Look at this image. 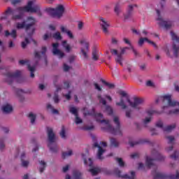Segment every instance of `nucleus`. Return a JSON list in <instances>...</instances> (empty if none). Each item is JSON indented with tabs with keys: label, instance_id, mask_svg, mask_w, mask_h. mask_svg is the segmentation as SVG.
Segmentation results:
<instances>
[{
	"label": "nucleus",
	"instance_id": "nucleus-29",
	"mask_svg": "<svg viewBox=\"0 0 179 179\" xmlns=\"http://www.w3.org/2000/svg\"><path fill=\"white\" fill-rule=\"evenodd\" d=\"M73 179H83L82 173H80L79 171H73Z\"/></svg>",
	"mask_w": 179,
	"mask_h": 179
},
{
	"label": "nucleus",
	"instance_id": "nucleus-44",
	"mask_svg": "<svg viewBox=\"0 0 179 179\" xmlns=\"http://www.w3.org/2000/svg\"><path fill=\"white\" fill-rule=\"evenodd\" d=\"M115 13L117 15H120V13H121V6L119 3H117L115 6Z\"/></svg>",
	"mask_w": 179,
	"mask_h": 179
},
{
	"label": "nucleus",
	"instance_id": "nucleus-36",
	"mask_svg": "<svg viewBox=\"0 0 179 179\" xmlns=\"http://www.w3.org/2000/svg\"><path fill=\"white\" fill-rule=\"evenodd\" d=\"M171 36L173 41H176V43H179V37L177 36V35L174 32H173V31H171Z\"/></svg>",
	"mask_w": 179,
	"mask_h": 179
},
{
	"label": "nucleus",
	"instance_id": "nucleus-54",
	"mask_svg": "<svg viewBox=\"0 0 179 179\" xmlns=\"http://www.w3.org/2000/svg\"><path fill=\"white\" fill-rule=\"evenodd\" d=\"M53 100H54V101H55V103H59V96H58V94H55V96H54V97H53Z\"/></svg>",
	"mask_w": 179,
	"mask_h": 179
},
{
	"label": "nucleus",
	"instance_id": "nucleus-41",
	"mask_svg": "<svg viewBox=\"0 0 179 179\" xmlns=\"http://www.w3.org/2000/svg\"><path fill=\"white\" fill-rule=\"evenodd\" d=\"M145 141H142V140H140L138 141H134V142H132V141H129V143L130 145V146L131 148H134V146H135V145H139L141 143H143Z\"/></svg>",
	"mask_w": 179,
	"mask_h": 179
},
{
	"label": "nucleus",
	"instance_id": "nucleus-39",
	"mask_svg": "<svg viewBox=\"0 0 179 179\" xmlns=\"http://www.w3.org/2000/svg\"><path fill=\"white\" fill-rule=\"evenodd\" d=\"M98 99H99V103L101 104H103V106H107V101H106V99L104 98L101 97V95L99 94Z\"/></svg>",
	"mask_w": 179,
	"mask_h": 179
},
{
	"label": "nucleus",
	"instance_id": "nucleus-60",
	"mask_svg": "<svg viewBox=\"0 0 179 179\" xmlns=\"http://www.w3.org/2000/svg\"><path fill=\"white\" fill-rule=\"evenodd\" d=\"M70 68L71 67L69 66H68L66 64H64V72H68V71H69Z\"/></svg>",
	"mask_w": 179,
	"mask_h": 179
},
{
	"label": "nucleus",
	"instance_id": "nucleus-46",
	"mask_svg": "<svg viewBox=\"0 0 179 179\" xmlns=\"http://www.w3.org/2000/svg\"><path fill=\"white\" fill-rule=\"evenodd\" d=\"M60 136L63 139H65V138H66V131H65V127H64V126H62V130L60 131Z\"/></svg>",
	"mask_w": 179,
	"mask_h": 179
},
{
	"label": "nucleus",
	"instance_id": "nucleus-43",
	"mask_svg": "<svg viewBox=\"0 0 179 179\" xmlns=\"http://www.w3.org/2000/svg\"><path fill=\"white\" fill-rule=\"evenodd\" d=\"M179 157V151H175L173 155H170L171 159L176 160Z\"/></svg>",
	"mask_w": 179,
	"mask_h": 179
},
{
	"label": "nucleus",
	"instance_id": "nucleus-4",
	"mask_svg": "<svg viewBox=\"0 0 179 179\" xmlns=\"http://www.w3.org/2000/svg\"><path fill=\"white\" fill-rule=\"evenodd\" d=\"M27 22H28L29 24H26V22L24 21L17 23V29H24L25 31H29V30H30V29L37 23V20H36L34 17L29 16L27 17Z\"/></svg>",
	"mask_w": 179,
	"mask_h": 179
},
{
	"label": "nucleus",
	"instance_id": "nucleus-23",
	"mask_svg": "<svg viewBox=\"0 0 179 179\" xmlns=\"http://www.w3.org/2000/svg\"><path fill=\"white\" fill-rule=\"evenodd\" d=\"M60 30H61L62 33H65L66 34H67L69 38H70L71 40L73 39V37H74L73 34L70 30H68L65 27L61 26Z\"/></svg>",
	"mask_w": 179,
	"mask_h": 179
},
{
	"label": "nucleus",
	"instance_id": "nucleus-20",
	"mask_svg": "<svg viewBox=\"0 0 179 179\" xmlns=\"http://www.w3.org/2000/svg\"><path fill=\"white\" fill-rule=\"evenodd\" d=\"M166 139L169 140L168 143L171 145L166 148V152H171V150H173V149H174L173 141H175L176 138L173 136H166Z\"/></svg>",
	"mask_w": 179,
	"mask_h": 179
},
{
	"label": "nucleus",
	"instance_id": "nucleus-13",
	"mask_svg": "<svg viewBox=\"0 0 179 179\" xmlns=\"http://www.w3.org/2000/svg\"><path fill=\"white\" fill-rule=\"evenodd\" d=\"M99 22L103 32L105 34H108V27H110V23H108V22H107L103 17H99Z\"/></svg>",
	"mask_w": 179,
	"mask_h": 179
},
{
	"label": "nucleus",
	"instance_id": "nucleus-24",
	"mask_svg": "<svg viewBox=\"0 0 179 179\" xmlns=\"http://www.w3.org/2000/svg\"><path fill=\"white\" fill-rule=\"evenodd\" d=\"M2 110L4 114H10V113H12V111H13V108L9 103H7L3 106Z\"/></svg>",
	"mask_w": 179,
	"mask_h": 179
},
{
	"label": "nucleus",
	"instance_id": "nucleus-3",
	"mask_svg": "<svg viewBox=\"0 0 179 179\" xmlns=\"http://www.w3.org/2000/svg\"><path fill=\"white\" fill-rule=\"evenodd\" d=\"M48 132V147L49 148L52 153L58 152V145L57 144V138H55V134L51 127H47Z\"/></svg>",
	"mask_w": 179,
	"mask_h": 179
},
{
	"label": "nucleus",
	"instance_id": "nucleus-22",
	"mask_svg": "<svg viewBox=\"0 0 179 179\" xmlns=\"http://www.w3.org/2000/svg\"><path fill=\"white\" fill-rule=\"evenodd\" d=\"M134 6H136V4L134 5H129L128 6V9H127V14L124 15V20H127L128 19H129V17H131V16H132V12L134 10Z\"/></svg>",
	"mask_w": 179,
	"mask_h": 179
},
{
	"label": "nucleus",
	"instance_id": "nucleus-62",
	"mask_svg": "<svg viewBox=\"0 0 179 179\" xmlns=\"http://www.w3.org/2000/svg\"><path fill=\"white\" fill-rule=\"evenodd\" d=\"M46 52H47V47L45 46L42 47V51H41L42 55H45Z\"/></svg>",
	"mask_w": 179,
	"mask_h": 179
},
{
	"label": "nucleus",
	"instance_id": "nucleus-57",
	"mask_svg": "<svg viewBox=\"0 0 179 179\" xmlns=\"http://www.w3.org/2000/svg\"><path fill=\"white\" fill-rule=\"evenodd\" d=\"M94 86L96 90H98L99 92H101V88L100 87V85H99V84L94 83Z\"/></svg>",
	"mask_w": 179,
	"mask_h": 179
},
{
	"label": "nucleus",
	"instance_id": "nucleus-52",
	"mask_svg": "<svg viewBox=\"0 0 179 179\" xmlns=\"http://www.w3.org/2000/svg\"><path fill=\"white\" fill-rule=\"evenodd\" d=\"M110 54H112V55H117V58H118V55H120L118 50L115 49H110Z\"/></svg>",
	"mask_w": 179,
	"mask_h": 179
},
{
	"label": "nucleus",
	"instance_id": "nucleus-6",
	"mask_svg": "<svg viewBox=\"0 0 179 179\" xmlns=\"http://www.w3.org/2000/svg\"><path fill=\"white\" fill-rule=\"evenodd\" d=\"M156 160H158V161L164 160V157L163 155H162V154L159 152L156 153L155 159H152L150 158V157H147L146 161H145V164L147 167H148V169H151V167H155V169H157V166L155 164V162H156Z\"/></svg>",
	"mask_w": 179,
	"mask_h": 179
},
{
	"label": "nucleus",
	"instance_id": "nucleus-21",
	"mask_svg": "<svg viewBox=\"0 0 179 179\" xmlns=\"http://www.w3.org/2000/svg\"><path fill=\"white\" fill-rule=\"evenodd\" d=\"M148 115L149 116V117H146L144 121H143V123L145 124H149V122H150V121H152V115L153 114H156V113H157L156 110H148L146 111Z\"/></svg>",
	"mask_w": 179,
	"mask_h": 179
},
{
	"label": "nucleus",
	"instance_id": "nucleus-26",
	"mask_svg": "<svg viewBox=\"0 0 179 179\" xmlns=\"http://www.w3.org/2000/svg\"><path fill=\"white\" fill-rule=\"evenodd\" d=\"M123 40H124L125 44H128L129 45H130L131 50H132L134 55H136V56L138 55V52H136V50H135V48H134V46H132V45L131 44V41H129V40H128V38H124Z\"/></svg>",
	"mask_w": 179,
	"mask_h": 179
},
{
	"label": "nucleus",
	"instance_id": "nucleus-7",
	"mask_svg": "<svg viewBox=\"0 0 179 179\" xmlns=\"http://www.w3.org/2000/svg\"><path fill=\"white\" fill-rule=\"evenodd\" d=\"M157 15L158 16L157 20H158L159 26H162V27H164L166 30L171 28V26H173V22L171 21H165L163 20V17H162V15H160V10H156Z\"/></svg>",
	"mask_w": 179,
	"mask_h": 179
},
{
	"label": "nucleus",
	"instance_id": "nucleus-16",
	"mask_svg": "<svg viewBox=\"0 0 179 179\" xmlns=\"http://www.w3.org/2000/svg\"><path fill=\"white\" fill-rule=\"evenodd\" d=\"M127 50H129V48L125 47V48H121V52L119 53V55H117V57L115 58V62H117V64H120V65H121V66H123L122 55H124V54H125V51H127Z\"/></svg>",
	"mask_w": 179,
	"mask_h": 179
},
{
	"label": "nucleus",
	"instance_id": "nucleus-25",
	"mask_svg": "<svg viewBox=\"0 0 179 179\" xmlns=\"http://www.w3.org/2000/svg\"><path fill=\"white\" fill-rule=\"evenodd\" d=\"M9 36H11L13 38H16L17 37L16 29H13L11 32H9L8 30L5 31V36L9 37Z\"/></svg>",
	"mask_w": 179,
	"mask_h": 179
},
{
	"label": "nucleus",
	"instance_id": "nucleus-58",
	"mask_svg": "<svg viewBox=\"0 0 179 179\" xmlns=\"http://www.w3.org/2000/svg\"><path fill=\"white\" fill-rule=\"evenodd\" d=\"M178 113H179V109L169 110V114H178Z\"/></svg>",
	"mask_w": 179,
	"mask_h": 179
},
{
	"label": "nucleus",
	"instance_id": "nucleus-63",
	"mask_svg": "<svg viewBox=\"0 0 179 179\" xmlns=\"http://www.w3.org/2000/svg\"><path fill=\"white\" fill-rule=\"evenodd\" d=\"M147 86H149L150 87H153V83L151 80H148L146 83Z\"/></svg>",
	"mask_w": 179,
	"mask_h": 179
},
{
	"label": "nucleus",
	"instance_id": "nucleus-40",
	"mask_svg": "<svg viewBox=\"0 0 179 179\" xmlns=\"http://www.w3.org/2000/svg\"><path fill=\"white\" fill-rule=\"evenodd\" d=\"M53 38L55 40H62V36H61V33L57 31L53 34Z\"/></svg>",
	"mask_w": 179,
	"mask_h": 179
},
{
	"label": "nucleus",
	"instance_id": "nucleus-11",
	"mask_svg": "<svg viewBox=\"0 0 179 179\" xmlns=\"http://www.w3.org/2000/svg\"><path fill=\"white\" fill-rule=\"evenodd\" d=\"M114 173H115V176H117L119 178L135 179V171H131V176H129L128 174L122 176L121 171H120V169H118V168L115 169Z\"/></svg>",
	"mask_w": 179,
	"mask_h": 179
},
{
	"label": "nucleus",
	"instance_id": "nucleus-51",
	"mask_svg": "<svg viewBox=\"0 0 179 179\" xmlns=\"http://www.w3.org/2000/svg\"><path fill=\"white\" fill-rule=\"evenodd\" d=\"M83 120L79 117V115L76 116V124L78 125L79 124H82Z\"/></svg>",
	"mask_w": 179,
	"mask_h": 179
},
{
	"label": "nucleus",
	"instance_id": "nucleus-8",
	"mask_svg": "<svg viewBox=\"0 0 179 179\" xmlns=\"http://www.w3.org/2000/svg\"><path fill=\"white\" fill-rule=\"evenodd\" d=\"M134 102L131 101L129 98H127V102L129 103V106H131L132 108H136V110H138V111H139L141 108V106H141V104L143 103V99L142 98L134 97Z\"/></svg>",
	"mask_w": 179,
	"mask_h": 179
},
{
	"label": "nucleus",
	"instance_id": "nucleus-2",
	"mask_svg": "<svg viewBox=\"0 0 179 179\" xmlns=\"http://www.w3.org/2000/svg\"><path fill=\"white\" fill-rule=\"evenodd\" d=\"M96 121H100L101 124L104 122L106 124V127H102V129H105L108 132H110V134H112V135H120V136H122V131H121V124L120 123V119L118 117H115L113 119V121L116 125V128L113 127L111 124H110V121L107 120H96Z\"/></svg>",
	"mask_w": 179,
	"mask_h": 179
},
{
	"label": "nucleus",
	"instance_id": "nucleus-45",
	"mask_svg": "<svg viewBox=\"0 0 179 179\" xmlns=\"http://www.w3.org/2000/svg\"><path fill=\"white\" fill-rule=\"evenodd\" d=\"M92 59L94 61H97L99 59V55H97V51L95 49L92 51Z\"/></svg>",
	"mask_w": 179,
	"mask_h": 179
},
{
	"label": "nucleus",
	"instance_id": "nucleus-50",
	"mask_svg": "<svg viewBox=\"0 0 179 179\" xmlns=\"http://www.w3.org/2000/svg\"><path fill=\"white\" fill-rule=\"evenodd\" d=\"M106 110L108 112L109 115H113V108L110 106H106Z\"/></svg>",
	"mask_w": 179,
	"mask_h": 179
},
{
	"label": "nucleus",
	"instance_id": "nucleus-32",
	"mask_svg": "<svg viewBox=\"0 0 179 179\" xmlns=\"http://www.w3.org/2000/svg\"><path fill=\"white\" fill-rule=\"evenodd\" d=\"M101 82H102L106 86H108V89H114V87H115V85L114 84L107 83V81H106L103 78H101Z\"/></svg>",
	"mask_w": 179,
	"mask_h": 179
},
{
	"label": "nucleus",
	"instance_id": "nucleus-14",
	"mask_svg": "<svg viewBox=\"0 0 179 179\" xmlns=\"http://www.w3.org/2000/svg\"><path fill=\"white\" fill-rule=\"evenodd\" d=\"M89 166L91 169H89L90 173H92V176H97L99 173L101 171V169L99 167H93V160L92 158H89Z\"/></svg>",
	"mask_w": 179,
	"mask_h": 179
},
{
	"label": "nucleus",
	"instance_id": "nucleus-12",
	"mask_svg": "<svg viewBox=\"0 0 179 179\" xmlns=\"http://www.w3.org/2000/svg\"><path fill=\"white\" fill-rule=\"evenodd\" d=\"M52 54L53 55H57L59 58H64L65 57V53H64L62 51L58 49V47H59V43H52Z\"/></svg>",
	"mask_w": 179,
	"mask_h": 179
},
{
	"label": "nucleus",
	"instance_id": "nucleus-48",
	"mask_svg": "<svg viewBox=\"0 0 179 179\" xmlns=\"http://www.w3.org/2000/svg\"><path fill=\"white\" fill-rule=\"evenodd\" d=\"M27 44H30V41H29V38H25V41L22 42V48H26Z\"/></svg>",
	"mask_w": 179,
	"mask_h": 179
},
{
	"label": "nucleus",
	"instance_id": "nucleus-27",
	"mask_svg": "<svg viewBox=\"0 0 179 179\" xmlns=\"http://www.w3.org/2000/svg\"><path fill=\"white\" fill-rule=\"evenodd\" d=\"M26 157V154L22 152L21 155V161H22V167H27L29 166V161H24V159Z\"/></svg>",
	"mask_w": 179,
	"mask_h": 179
},
{
	"label": "nucleus",
	"instance_id": "nucleus-42",
	"mask_svg": "<svg viewBox=\"0 0 179 179\" xmlns=\"http://www.w3.org/2000/svg\"><path fill=\"white\" fill-rule=\"evenodd\" d=\"M29 118L30 119L31 124H34V122H36V115L30 113L29 114Z\"/></svg>",
	"mask_w": 179,
	"mask_h": 179
},
{
	"label": "nucleus",
	"instance_id": "nucleus-30",
	"mask_svg": "<svg viewBox=\"0 0 179 179\" xmlns=\"http://www.w3.org/2000/svg\"><path fill=\"white\" fill-rule=\"evenodd\" d=\"M62 45L65 48L66 52H71V45H68V41H63L62 42Z\"/></svg>",
	"mask_w": 179,
	"mask_h": 179
},
{
	"label": "nucleus",
	"instance_id": "nucleus-19",
	"mask_svg": "<svg viewBox=\"0 0 179 179\" xmlns=\"http://www.w3.org/2000/svg\"><path fill=\"white\" fill-rule=\"evenodd\" d=\"M93 146L94 148H99L98 153H97V159H99V160H103L104 157H101V155H103V153H104V152H106V150H104V149H103L101 146L99 145V143H94Z\"/></svg>",
	"mask_w": 179,
	"mask_h": 179
},
{
	"label": "nucleus",
	"instance_id": "nucleus-49",
	"mask_svg": "<svg viewBox=\"0 0 179 179\" xmlns=\"http://www.w3.org/2000/svg\"><path fill=\"white\" fill-rule=\"evenodd\" d=\"M83 131H92V129H94V126H85L83 127Z\"/></svg>",
	"mask_w": 179,
	"mask_h": 179
},
{
	"label": "nucleus",
	"instance_id": "nucleus-5",
	"mask_svg": "<svg viewBox=\"0 0 179 179\" xmlns=\"http://www.w3.org/2000/svg\"><path fill=\"white\" fill-rule=\"evenodd\" d=\"M46 12L52 16V17H62L64 15V12H65V8L64 6L59 5L56 8H48L45 9Z\"/></svg>",
	"mask_w": 179,
	"mask_h": 179
},
{
	"label": "nucleus",
	"instance_id": "nucleus-33",
	"mask_svg": "<svg viewBox=\"0 0 179 179\" xmlns=\"http://www.w3.org/2000/svg\"><path fill=\"white\" fill-rule=\"evenodd\" d=\"M120 145V143L117 141V140L114 138H110V146H113L114 148H118Z\"/></svg>",
	"mask_w": 179,
	"mask_h": 179
},
{
	"label": "nucleus",
	"instance_id": "nucleus-9",
	"mask_svg": "<svg viewBox=\"0 0 179 179\" xmlns=\"http://www.w3.org/2000/svg\"><path fill=\"white\" fill-rule=\"evenodd\" d=\"M166 178H170V179H179V172L178 171H176V175H171L170 176H167L166 174L162 173H156L154 175V179H166Z\"/></svg>",
	"mask_w": 179,
	"mask_h": 179
},
{
	"label": "nucleus",
	"instance_id": "nucleus-61",
	"mask_svg": "<svg viewBox=\"0 0 179 179\" xmlns=\"http://www.w3.org/2000/svg\"><path fill=\"white\" fill-rule=\"evenodd\" d=\"M93 115L96 117V118H103V114L101 113H94Z\"/></svg>",
	"mask_w": 179,
	"mask_h": 179
},
{
	"label": "nucleus",
	"instance_id": "nucleus-18",
	"mask_svg": "<svg viewBox=\"0 0 179 179\" xmlns=\"http://www.w3.org/2000/svg\"><path fill=\"white\" fill-rule=\"evenodd\" d=\"M145 41H147V43H148V44H152V45L153 46L154 48L157 49V45L156 44V43L149 40V38H141L138 41V45L140 47H142L143 45V43H145Z\"/></svg>",
	"mask_w": 179,
	"mask_h": 179
},
{
	"label": "nucleus",
	"instance_id": "nucleus-38",
	"mask_svg": "<svg viewBox=\"0 0 179 179\" xmlns=\"http://www.w3.org/2000/svg\"><path fill=\"white\" fill-rule=\"evenodd\" d=\"M72 150H70L69 152H65L62 153V159H66V157L69 156H72Z\"/></svg>",
	"mask_w": 179,
	"mask_h": 179
},
{
	"label": "nucleus",
	"instance_id": "nucleus-37",
	"mask_svg": "<svg viewBox=\"0 0 179 179\" xmlns=\"http://www.w3.org/2000/svg\"><path fill=\"white\" fill-rule=\"evenodd\" d=\"M69 112L75 115V117H76V115H78V109H76V108L75 107H70Z\"/></svg>",
	"mask_w": 179,
	"mask_h": 179
},
{
	"label": "nucleus",
	"instance_id": "nucleus-53",
	"mask_svg": "<svg viewBox=\"0 0 179 179\" xmlns=\"http://www.w3.org/2000/svg\"><path fill=\"white\" fill-rule=\"evenodd\" d=\"M71 93H72L71 91H69L68 94H63V96H64V97H66V100H71Z\"/></svg>",
	"mask_w": 179,
	"mask_h": 179
},
{
	"label": "nucleus",
	"instance_id": "nucleus-47",
	"mask_svg": "<svg viewBox=\"0 0 179 179\" xmlns=\"http://www.w3.org/2000/svg\"><path fill=\"white\" fill-rule=\"evenodd\" d=\"M116 161L120 167H124V166H125V163L122 161V158H116Z\"/></svg>",
	"mask_w": 179,
	"mask_h": 179
},
{
	"label": "nucleus",
	"instance_id": "nucleus-1",
	"mask_svg": "<svg viewBox=\"0 0 179 179\" xmlns=\"http://www.w3.org/2000/svg\"><path fill=\"white\" fill-rule=\"evenodd\" d=\"M24 12H29L30 13H37L38 16L41 17L42 13L40 10V6H34L33 7V1L28 2L27 6L24 7H18L15 10L8 7L3 14V16L0 17V20H5L8 19V15L10 13L12 15V20H22L24 16Z\"/></svg>",
	"mask_w": 179,
	"mask_h": 179
},
{
	"label": "nucleus",
	"instance_id": "nucleus-28",
	"mask_svg": "<svg viewBox=\"0 0 179 179\" xmlns=\"http://www.w3.org/2000/svg\"><path fill=\"white\" fill-rule=\"evenodd\" d=\"M173 55L175 58H178L179 45L177 46L176 43L173 44Z\"/></svg>",
	"mask_w": 179,
	"mask_h": 179
},
{
	"label": "nucleus",
	"instance_id": "nucleus-64",
	"mask_svg": "<svg viewBox=\"0 0 179 179\" xmlns=\"http://www.w3.org/2000/svg\"><path fill=\"white\" fill-rule=\"evenodd\" d=\"M69 83L68 81L64 82V89H69Z\"/></svg>",
	"mask_w": 179,
	"mask_h": 179
},
{
	"label": "nucleus",
	"instance_id": "nucleus-31",
	"mask_svg": "<svg viewBox=\"0 0 179 179\" xmlns=\"http://www.w3.org/2000/svg\"><path fill=\"white\" fill-rule=\"evenodd\" d=\"M28 70L31 72V78H34V72L36 71V66H31L30 64H27Z\"/></svg>",
	"mask_w": 179,
	"mask_h": 179
},
{
	"label": "nucleus",
	"instance_id": "nucleus-59",
	"mask_svg": "<svg viewBox=\"0 0 179 179\" xmlns=\"http://www.w3.org/2000/svg\"><path fill=\"white\" fill-rule=\"evenodd\" d=\"M22 2V0H12L11 3L12 5H17V3H20Z\"/></svg>",
	"mask_w": 179,
	"mask_h": 179
},
{
	"label": "nucleus",
	"instance_id": "nucleus-15",
	"mask_svg": "<svg viewBox=\"0 0 179 179\" xmlns=\"http://www.w3.org/2000/svg\"><path fill=\"white\" fill-rule=\"evenodd\" d=\"M21 73L19 71H17L14 73H7L6 74V76L8 78L10 82L8 83V85H11L12 82H13V79H15V78H20Z\"/></svg>",
	"mask_w": 179,
	"mask_h": 179
},
{
	"label": "nucleus",
	"instance_id": "nucleus-56",
	"mask_svg": "<svg viewBox=\"0 0 179 179\" xmlns=\"http://www.w3.org/2000/svg\"><path fill=\"white\" fill-rule=\"evenodd\" d=\"M131 114H132V110H126V117H127V118H131Z\"/></svg>",
	"mask_w": 179,
	"mask_h": 179
},
{
	"label": "nucleus",
	"instance_id": "nucleus-35",
	"mask_svg": "<svg viewBox=\"0 0 179 179\" xmlns=\"http://www.w3.org/2000/svg\"><path fill=\"white\" fill-rule=\"evenodd\" d=\"M40 164H41V166H43V167H41L39 169V171H40V173H43L44 170H45V167H47V164L44 161H41Z\"/></svg>",
	"mask_w": 179,
	"mask_h": 179
},
{
	"label": "nucleus",
	"instance_id": "nucleus-34",
	"mask_svg": "<svg viewBox=\"0 0 179 179\" xmlns=\"http://www.w3.org/2000/svg\"><path fill=\"white\" fill-rule=\"evenodd\" d=\"M116 105L122 107V110H125V108H127V105H125V102H124V99L122 98H121L120 102L116 103Z\"/></svg>",
	"mask_w": 179,
	"mask_h": 179
},
{
	"label": "nucleus",
	"instance_id": "nucleus-55",
	"mask_svg": "<svg viewBox=\"0 0 179 179\" xmlns=\"http://www.w3.org/2000/svg\"><path fill=\"white\" fill-rule=\"evenodd\" d=\"M15 92H16V94L17 96H22V94H23V93H24V91H23V90H20V89H17Z\"/></svg>",
	"mask_w": 179,
	"mask_h": 179
},
{
	"label": "nucleus",
	"instance_id": "nucleus-17",
	"mask_svg": "<svg viewBox=\"0 0 179 179\" xmlns=\"http://www.w3.org/2000/svg\"><path fill=\"white\" fill-rule=\"evenodd\" d=\"M80 44H83L84 47L81 48V52L84 58H87V51H89V42H86L84 40L80 41Z\"/></svg>",
	"mask_w": 179,
	"mask_h": 179
},
{
	"label": "nucleus",
	"instance_id": "nucleus-10",
	"mask_svg": "<svg viewBox=\"0 0 179 179\" xmlns=\"http://www.w3.org/2000/svg\"><path fill=\"white\" fill-rule=\"evenodd\" d=\"M156 127H157V128H161L162 131H164V132H171V131H173V129L176 128V124L169 125L164 127L163 126V122L162 120H159L156 123Z\"/></svg>",
	"mask_w": 179,
	"mask_h": 179
}]
</instances>
